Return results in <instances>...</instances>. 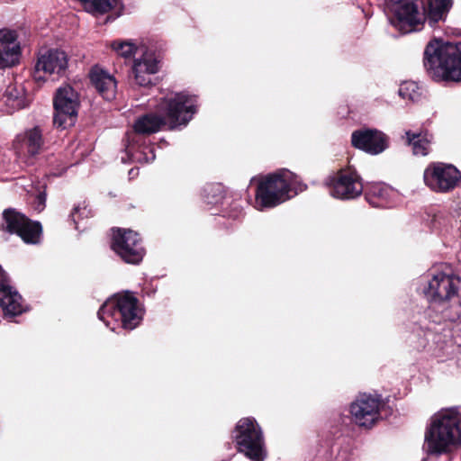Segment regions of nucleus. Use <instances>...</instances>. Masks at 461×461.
I'll use <instances>...</instances> for the list:
<instances>
[{
  "label": "nucleus",
  "instance_id": "nucleus-13",
  "mask_svg": "<svg viewBox=\"0 0 461 461\" xmlns=\"http://www.w3.org/2000/svg\"><path fill=\"white\" fill-rule=\"evenodd\" d=\"M382 401L371 394H360L350 404L349 411L352 420L360 427L370 428L380 416Z\"/></svg>",
  "mask_w": 461,
  "mask_h": 461
},
{
  "label": "nucleus",
  "instance_id": "nucleus-14",
  "mask_svg": "<svg viewBox=\"0 0 461 461\" xmlns=\"http://www.w3.org/2000/svg\"><path fill=\"white\" fill-rule=\"evenodd\" d=\"M68 67V56L59 50H50L41 54L35 65L34 79L45 81L62 76Z\"/></svg>",
  "mask_w": 461,
  "mask_h": 461
},
{
  "label": "nucleus",
  "instance_id": "nucleus-26",
  "mask_svg": "<svg viewBox=\"0 0 461 461\" xmlns=\"http://www.w3.org/2000/svg\"><path fill=\"white\" fill-rule=\"evenodd\" d=\"M111 48L123 58L132 56L137 50V47L131 41H114L111 43Z\"/></svg>",
  "mask_w": 461,
  "mask_h": 461
},
{
  "label": "nucleus",
  "instance_id": "nucleus-23",
  "mask_svg": "<svg viewBox=\"0 0 461 461\" xmlns=\"http://www.w3.org/2000/svg\"><path fill=\"white\" fill-rule=\"evenodd\" d=\"M83 9L95 15H101L111 12L120 5V0H77Z\"/></svg>",
  "mask_w": 461,
  "mask_h": 461
},
{
  "label": "nucleus",
  "instance_id": "nucleus-32",
  "mask_svg": "<svg viewBox=\"0 0 461 461\" xmlns=\"http://www.w3.org/2000/svg\"><path fill=\"white\" fill-rule=\"evenodd\" d=\"M133 171H134V169H131V170H130V172H129V174H130V175H134V172H133Z\"/></svg>",
  "mask_w": 461,
  "mask_h": 461
},
{
  "label": "nucleus",
  "instance_id": "nucleus-11",
  "mask_svg": "<svg viewBox=\"0 0 461 461\" xmlns=\"http://www.w3.org/2000/svg\"><path fill=\"white\" fill-rule=\"evenodd\" d=\"M330 194L338 199L349 200L359 196L364 185L358 173L352 167L339 170L328 183Z\"/></svg>",
  "mask_w": 461,
  "mask_h": 461
},
{
  "label": "nucleus",
  "instance_id": "nucleus-5",
  "mask_svg": "<svg viewBox=\"0 0 461 461\" xmlns=\"http://www.w3.org/2000/svg\"><path fill=\"white\" fill-rule=\"evenodd\" d=\"M424 67L435 80L461 81V42L431 40L424 50Z\"/></svg>",
  "mask_w": 461,
  "mask_h": 461
},
{
  "label": "nucleus",
  "instance_id": "nucleus-27",
  "mask_svg": "<svg viewBox=\"0 0 461 461\" xmlns=\"http://www.w3.org/2000/svg\"><path fill=\"white\" fill-rule=\"evenodd\" d=\"M222 188L219 185H208L203 188V197L208 203H217L221 198Z\"/></svg>",
  "mask_w": 461,
  "mask_h": 461
},
{
  "label": "nucleus",
  "instance_id": "nucleus-21",
  "mask_svg": "<svg viewBox=\"0 0 461 461\" xmlns=\"http://www.w3.org/2000/svg\"><path fill=\"white\" fill-rule=\"evenodd\" d=\"M366 197L374 207H387L392 205V199L396 195L395 191L382 183H372L366 186Z\"/></svg>",
  "mask_w": 461,
  "mask_h": 461
},
{
  "label": "nucleus",
  "instance_id": "nucleus-9",
  "mask_svg": "<svg viewBox=\"0 0 461 461\" xmlns=\"http://www.w3.org/2000/svg\"><path fill=\"white\" fill-rule=\"evenodd\" d=\"M112 249L129 264H139L145 254L139 234L128 229L113 230Z\"/></svg>",
  "mask_w": 461,
  "mask_h": 461
},
{
  "label": "nucleus",
  "instance_id": "nucleus-1",
  "mask_svg": "<svg viewBox=\"0 0 461 461\" xmlns=\"http://www.w3.org/2000/svg\"><path fill=\"white\" fill-rule=\"evenodd\" d=\"M158 111L163 117L149 113L140 117L134 123V133L129 136V143L122 162L136 161L149 163L155 159L153 148L140 144L141 134H151L158 131L162 125L170 129L185 127L197 112V98L186 92H168L161 98Z\"/></svg>",
  "mask_w": 461,
  "mask_h": 461
},
{
  "label": "nucleus",
  "instance_id": "nucleus-15",
  "mask_svg": "<svg viewBox=\"0 0 461 461\" xmlns=\"http://www.w3.org/2000/svg\"><path fill=\"white\" fill-rule=\"evenodd\" d=\"M351 143L354 148L375 156L389 148L390 139L378 129L362 128L352 132Z\"/></svg>",
  "mask_w": 461,
  "mask_h": 461
},
{
  "label": "nucleus",
  "instance_id": "nucleus-20",
  "mask_svg": "<svg viewBox=\"0 0 461 461\" xmlns=\"http://www.w3.org/2000/svg\"><path fill=\"white\" fill-rule=\"evenodd\" d=\"M90 79L98 93L106 100L115 96L117 83L113 75L100 67H95L90 73Z\"/></svg>",
  "mask_w": 461,
  "mask_h": 461
},
{
  "label": "nucleus",
  "instance_id": "nucleus-7",
  "mask_svg": "<svg viewBox=\"0 0 461 461\" xmlns=\"http://www.w3.org/2000/svg\"><path fill=\"white\" fill-rule=\"evenodd\" d=\"M239 450L251 461H264L266 451L262 430L254 418L240 419L235 430Z\"/></svg>",
  "mask_w": 461,
  "mask_h": 461
},
{
  "label": "nucleus",
  "instance_id": "nucleus-28",
  "mask_svg": "<svg viewBox=\"0 0 461 461\" xmlns=\"http://www.w3.org/2000/svg\"><path fill=\"white\" fill-rule=\"evenodd\" d=\"M90 214V210L87 209L86 205H77L75 206L73 212L71 213L72 219L76 224H77V220L83 217H88Z\"/></svg>",
  "mask_w": 461,
  "mask_h": 461
},
{
  "label": "nucleus",
  "instance_id": "nucleus-2",
  "mask_svg": "<svg viewBox=\"0 0 461 461\" xmlns=\"http://www.w3.org/2000/svg\"><path fill=\"white\" fill-rule=\"evenodd\" d=\"M451 0H427L420 13L416 0H384V9L391 24L402 33L420 31L427 20L430 27L442 21L451 6Z\"/></svg>",
  "mask_w": 461,
  "mask_h": 461
},
{
  "label": "nucleus",
  "instance_id": "nucleus-6",
  "mask_svg": "<svg viewBox=\"0 0 461 461\" xmlns=\"http://www.w3.org/2000/svg\"><path fill=\"white\" fill-rule=\"evenodd\" d=\"M98 318L112 331L118 329L131 330L143 318L139 300L130 292H122L108 298L98 311Z\"/></svg>",
  "mask_w": 461,
  "mask_h": 461
},
{
  "label": "nucleus",
  "instance_id": "nucleus-16",
  "mask_svg": "<svg viewBox=\"0 0 461 461\" xmlns=\"http://www.w3.org/2000/svg\"><path fill=\"white\" fill-rule=\"evenodd\" d=\"M0 306L5 316H16L26 311L21 294L11 285L9 277L0 267Z\"/></svg>",
  "mask_w": 461,
  "mask_h": 461
},
{
  "label": "nucleus",
  "instance_id": "nucleus-12",
  "mask_svg": "<svg viewBox=\"0 0 461 461\" xmlns=\"http://www.w3.org/2000/svg\"><path fill=\"white\" fill-rule=\"evenodd\" d=\"M4 230L10 233H16L28 244H37L41 240V226L38 221H32L23 214L14 210L4 212Z\"/></svg>",
  "mask_w": 461,
  "mask_h": 461
},
{
  "label": "nucleus",
  "instance_id": "nucleus-4",
  "mask_svg": "<svg viewBox=\"0 0 461 461\" xmlns=\"http://www.w3.org/2000/svg\"><path fill=\"white\" fill-rule=\"evenodd\" d=\"M461 445V408H446L436 412L425 432V446L431 454L451 451Z\"/></svg>",
  "mask_w": 461,
  "mask_h": 461
},
{
  "label": "nucleus",
  "instance_id": "nucleus-17",
  "mask_svg": "<svg viewBox=\"0 0 461 461\" xmlns=\"http://www.w3.org/2000/svg\"><path fill=\"white\" fill-rule=\"evenodd\" d=\"M158 61L151 51H144L134 59L131 68L132 75L137 85L149 86L152 84V76L158 72Z\"/></svg>",
  "mask_w": 461,
  "mask_h": 461
},
{
  "label": "nucleus",
  "instance_id": "nucleus-25",
  "mask_svg": "<svg viewBox=\"0 0 461 461\" xmlns=\"http://www.w3.org/2000/svg\"><path fill=\"white\" fill-rule=\"evenodd\" d=\"M399 95L403 99L415 101L420 97V87L414 81H405L400 85Z\"/></svg>",
  "mask_w": 461,
  "mask_h": 461
},
{
  "label": "nucleus",
  "instance_id": "nucleus-3",
  "mask_svg": "<svg viewBox=\"0 0 461 461\" xmlns=\"http://www.w3.org/2000/svg\"><path fill=\"white\" fill-rule=\"evenodd\" d=\"M251 181L257 182L255 208L263 211L289 200L306 186L288 169H279Z\"/></svg>",
  "mask_w": 461,
  "mask_h": 461
},
{
  "label": "nucleus",
  "instance_id": "nucleus-8",
  "mask_svg": "<svg viewBox=\"0 0 461 461\" xmlns=\"http://www.w3.org/2000/svg\"><path fill=\"white\" fill-rule=\"evenodd\" d=\"M423 181L432 192L446 194L458 185L461 172L452 164L431 162L424 170Z\"/></svg>",
  "mask_w": 461,
  "mask_h": 461
},
{
  "label": "nucleus",
  "instance_id": "nucleus-22",
  "mask_svg": "<svg viewBox=\"0 0 461 461\" xmlns=\"http://www.w3.org/2000/svg\"><path fill=\"white\" fill-rule=\"evenodd\" d=\"M407 142L411 146L412 152L416 156H426L430 151L433 136L429 132L412 133L406 131Z\"/></svg>",
  "mask_w": 461,
  "mask_h": 461
},
{
  "label": "nucleus",
  "instance_id": "nucleus-10",
  "mask_svg": "<svg viewBox=\"0 0 461 461\" xmlns=\"http://www.w3.org/2000/svg\"><path fill=\"white\" fill-rule=\"evenodd\" d=\"M54 124L66 128L74 124L79 107L77 93L69 86H60L54 97Z\"/></svg>",
  "mask_w": 461,
  "mask_h": 461
},
{
  "label": "nucleus",
  "instance_id": "nucleus-24",
  "mask_svg": "<svg viewBox=\"0 0 461 461\" xmlns=\"http://www.w3.org/2000/svg\"><path fill=\"white\" fill-rule=\"evenodd\" d=\"M6 103L13 109H22L26 107L30 103L23 86H10L6 90Z\"/></svg>",
  "mask_w": 461,
  "mask_h": 461
},
{
  "label": "nucleus",
  "instance_id": "nucleus-29",
  "mask_svg": "<svg viewBox=\"0 0 461 461\" xmlns=\"http://www.w3.org/2000/svg\"><path fill=\"white\" fill-rule=\"evenodd\" d=\"M351 460H352L351 452L347 448H343V449L339 450V452L336 454V456L332 458L331 461H351Z\"/></svg>",
  "mask_w": 461,
  "mask_h": 461
},
{
  "label": "nucleus",
  "instance_id": "nucleus-31",
  "mask_svg": "<svg viewBox=\"0 0 461 461\" xmlns=\"http://www.w3.org/2000/svg\"><path fill=\"white\" fill-rule=\"evenodd\" d=\"M63 171H64V168H61L60 170H58V171H52L51 174L53 176H59L62 174Z\"/></svg>",
  "mask_w": 461,
  "mask_h": 461
},
{
  "label": "nucleus",
  "instance_id": "nucleus-30",
  "mask_svg": "<svg viewBox=\"0 0 461 461\" xmlns=\"http://www.w3.org/2000/svg\"><path fill=\"white\" fill-rule=\"evenodd\" d=\"M46 195L44 193L40 192L34 197V209L38 212H41L45 207Z\"/></svg>",
  "mask_w": 461,
  "mask_h": 461
},
{
  "label": "nucleus",
  "instance_id": "nucleus-18",
  "mask_svg": "<svg viewBox=\"0 0 461 461\" xmlns=\"http://www.w3.org/2000/svg\"><path fill=\"white\" fill-rule=\"evenodd\" d=\"M21 46L15 31L0 30V68L13 67L19 62Z\"/></svg>",
  "mask_w": 461,
  "mask_h": 461
},
{
  "label": "nucleus",
  "instance_id": "nucleus-19",
  "mask_svg": "<svg viewBox=\"0 0 461 461\" xmlns=\"http://www.w3.org/2000/svg\"><path fill=\"white\" fill-rule=\"evenodd\" d=\"M43 146L42 131L36 126L16 136L14 149L18 156L34 157Z\"/></svg>",
  "mask_w": 461,
  "mask_h": 461
}]
</instances>
